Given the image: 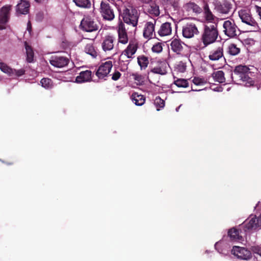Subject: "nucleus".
<instances>
[{"mask_svg":"<svg viewBox=\"0 0 261 261\" xmlns=\"http://www.w3.org/2000/svg\"><path fill=\"white\" fill-rule=\"evenodd\" d=\"M250 75H251V72L247 66L240 65L235 67L233 74H232V79L238 84H241L242 83L247 87H255L257 90H259L260 85H254V81L250 76Z\"/></svg>","mask_w":261,"mask_h":261,"instance_id":"1","label":"nucleus"},{"mask_svg":"<svg viewBox=\"0 0 261 261\" xmlns=\"http://www.w3.org/2000/svg\"><path fill=\"white\" fill-rule=\"evenodd\" d=\"M218 36V22H205L203 24L201 40L205 46L216 42Z\"/></svg>","mask_w":261,"mask_h":261,"instance_id":"2","label":"nucleus"},{"mask_svg":"<svg viewBox=\"0 0 261 261\" xmlns=\"http://www.w3.org/2000/svg\"><path fill=\"white\" fill-rule=\"evenodd\" d=\"M120 17H121L123 23L136 27L138 25L140 13L133 6L124 7L120 10Z\"/></svg>","mask_w":261,"mask_h":261,"instance_id":"3","label":"nucleus"},{"mask_svg":"<svg viewBox=\"0 0 261 261\" xmlns=\"http://www.w3.org/2000/svg\"><path fill=\"white\" fill-rule=\"evenodd\" d=\"M170 47L174 53L182 57H188L190 55L189 46L179 39H173L170 43Z\"/></svg>","mask_w":261,"mask_h":261,"instance_id":"4","label":"nucleus"},{"mask_svg":"<svg viewBox=\"0 0 261 261\" xmlns=\"http://www.w3.org/2000/svg\"><path fill=\"white\" fill-rule=\"evenodd\" d=\"M239 16L242 22L252 27L254 30L258 29L257 21L253 17L250 10L247 9H241L238 12Z\"/></svg>","mask_w":261,"mask_h":261,"instance_id":"5","label":"nucleus"},{"mask_svg":"<svg viewBox=\"0 0 261 261\" xmlns=\"http://www.w3.org/2000/svg\"><path fill=\"white\" fill-rule=\"evenodd\" d=\"M99 9L103 19L111 21L115 18L113 7L107 1L102 0L101 2Z\"/></svg>","mask_w":261,"mask_h":261,"instance_id":"6","label":"nucleus"},{"mask_svg":"<svg viewBox=\"0 0 261 261\" xmlns=\"http://www.w3.org/2000/svg\"><path fill=\"white\" fill-rule=\"evenodd\" d=\"M156 20L152 19L151 21H146L145 22L143 36L144 38L149 40L153 38H156V33L155 32V26Z\"/></svg>","mask_w":261,"mask_h":261,"instance_id":"7","label":"nucleus"},{"mask_svg":"<svg viewBox=\"0 0 261 261\" xmlns=\"http://www.w3.org/2000/svg\"><path fill=\"white\" fill-rule=\"evenodd\" d=\"M81 29L85 32H92L98 29V25L90 16H85L80 24Z\"/></svg>","mask_w":261,"mask_h":261,"instance_id":"8","label":"nucleus"},{"mask_svg":"<svg viewBox=\"0 0 261 261\" xmlns=\"http://www.w3.org/2000/svg\"><path fill=\"white\" fill-rule=\"evenodd\" d=\"M139 48V42L136 39H130L126 48L122 51L120 57H126L128 59L134 58V55Z\"/></svg>","mask_w":261,"mask_h":261,"instance_id":"9","label":"nucleus"},{"mask_svg":"<svg viewBox=\"0 0 261 261\" xmlns=\"http://www.w3.org/2000/svg\"><path fill=\"white\" fill-rule=\"evenodd\" d=\"M223 32L229 38H234L237 36V30L239 29L233 20L224 21L223 24Z\"/></svg>","mask_w":261,"mask_h":261,"instance_id":"10","label":"nucleus"},{"mask_svg":"<svg viewBox=\"0 0 261 261\" xmlns=\"http://www.w3.org/2000/svg\"><path fill=\"white\" fill-rule=\"evenodd\" d=\"M199 31L196 25L193 22H188L182 26V35L185 38H192L197 35Z\"/></svg>","mask_w":261,"mask_h":261,"instance_id":"11","label":"nucleus"},{"mask_svg":"<svg viewBox=\"0 0 261 261\" xmlns=\"http://www.w3.org/2000/svg\"><path fill=\"white\" fill-rule=\"evenodd\" d=\"M231 252L232 254L240 259L248 260L252 257L251 251L244 247L233 246Z\"/></svg>","mask_w":261,"mask_h":261,"instance_id":"12","label":"nucleus"},{"mask_svg":"<svg viewBox=\"0 0 261 261\" xmlns=\"http://www.w3.org/2000/svg\"><path fill=\"white\" fill-rule=\"evenodd\" d=\"M113 67L112 62L111 61H107L99 66L95 74L99 79H102L107 76Z\"/></svg>","mask_w":261,"mask_h":261,"instance_id":"13","label":"nucleus"},{"mask_svg":"<svg viewBox=\"0 0 261 261\" xmlns=\"http://www.w3.org/2000/svg\"><path fill=\"white\" fill-rule=\"evenodd\" d=\"M11 5H6L0 9V30L5 29V25L9 19V13Z\"/></svg>","mask_w":261,"mask_h":261,"instance_id":"14","label":"nucleus"},{"mask_svg":"<svg viewBox=\"0 0 261 261\" xmlns=\"http://www.w3.org/2000/svg\"><path fill=\"white\" fill-rule=\"evenodd\" d=\"M49 63L56 67L62 68L68 65L69 59L64 56L55 55L50 58Z\"/></svg>","mask_w":261,"mask_h":261,"instance_id":"15","label":"nucleus"},{"mask_svg":"<svg viewBox=\"0 0 261 261\" xmlns=\"http://www.w3.org/2000/svg\"><path fill=\"white\" fill-rule=\"evenodd\" d=\"M117 32L118 34V42L123 44L128 42V36L126 32V29L124 23L120 21L117 27Z\"/></svg>","mask_w":261,"mask_h":261,"instance_id":"16","label":"nucleus"},{"mask_svg":"<svg viewBox=\"0 0 261 261\" xmlns=\"http://www.w3.org/2000/svg\"><path fill=\"white\" fill-rule=\"evenodd\" d=\"M256 224V217L254 216L248 218L243 224L242 227L245 232H250L253 230L256 229L258 227Z\"/></svg>","mask_w":261,"mask_h":261,"instance_id":"17","label":"nucleus"},{"mask_svg":"<svg viewBox=\"0 0 261 261\" xmlns=\"http://www.w3.org/2000/svg\"><path fill=\"white\" fill-rule=\"evenodd\" d=\"M168 65L164 62H158L156 65L152 67L150 72L154 74L161 75H166L167 73Z\"/></svg>","mask_w":261,"mask_h":261,"instance_id":"18","label":"nucleus"},{"mask_svg":"<svg viewBox=\"0 0 261 261\" xmlns=\"http://www.w3.org/2000/svg\"><path fill=\"white\" fill-rule=\"evenodd\" d=\"M144 7L145 12L152 16L158 17L160 14L159 6L155 2L152 1Z\"/></svg>","mask_w":261,"mask_h":261,"instance_id":"19","label":"nucleus"},{"mask_svg":"<svg viewBox=\"0 0 261 261\" xmlns=\"http://www.w3.org/2000/svg\"><path fill=\"white\" fill-rule=\"evenodd\" d=\"M172 24L171 23L166 22L160 25L157 31L158 34L161 37L167 36L171 34Z\"/></svg>","mask_w":261,"mask_h":261,"instance_id":"20","label":"nucleus"},{"mask_svg":"<svg viewBox=\"0 0 261 261\" xmlns=\"http://www.w3.org/2000/svg\"><path fill=\"white\" fill-rule=\"evenodd\" d=\"M183 7L187 12L196 14H200L202 11V9L197 4L191 1L186 3Z\"/></svg>","mask_w":261,"mask_h":261,"instance_id":"21","label":"nucleus"},{"mask_svg":"<svg viewBox=\"0 0 261 261\" xmlns=\"http://www.w3.org/2000/svg\"><path fill=\"white\" fill-rule=\"evenodd\" d=\"M115 38L110 35L106 36L102 42V48L105 51H110L114 48Z\"/></svg>","mask_w":261,"mask_h":261,"instance_id":"22","label":"nucleus"},{"mask_svg":"<svg viewBox=\"0 0 261 261\" xmlns=\"http://www.w3.org/2000/svg\"><path fill=\"white\" fill-rule=\"evenodd\" d=\"M92 80V72L87 70L81 71L79 75L76 77L75 82L77 83L90 82Z\"/></svg>","mask_w":261,"mask_h":261,"instance_id":"23","label":"nucleus"},{"mask_svg":"<svg viewBox=\"0 0 261 261\" xmlns=\"http://www.w3.org/2000/svg\"><path fill=\"white\" fill-rule=\"evenodd\" d=\"M231 4L230 2L225 1L216 7L217 11L222 14H228L231 9Z\"/></svg>","mask_w":261,"mask_h":261,"instance_id":"24","label":"nucleus"},{"mask_svg":"<svg viewBox=\"0 0 261 261\" xmlns=\"http://www.w3.org/2000/svg\"><path fill=\"white\" fill-rule=\"evenodd\" d=\"M30 4L25 0H21L16 6V12L21 14H27L29 11Z\"/></svg>","mask_w":261,"mask_h":261,"instance_id":"25","label":"nucleus"},{"mask_svg":"<svg viewBox=\"0 0 261 261\" xmlns=\"http://www.w3.org/2000/svg\"><path fill=\"white\" fill-rule=\"evenodd\" d=\"M203 11L204 17L205 18V20H206V22L214 23L215 22H214V20L215 18V16L211 11L208 4L205 3L204 5Z\"/></svg>","mask_w":261,"mask_h":261,"instance_id":"26","label":"nucleus"},{"mask_svg":"<svg viewBox=\"0 0 261 261\" xmlns=\"http://www.w3.org/2000/svg\"><path fill=\"white\" fill-rule=\"evenodd\" d=\"M228 236L232 241H242L243 237L241 234L240 230L236 228H232L229 229Z\"/></svg>","mask_w":261,"mask_h":261,"instance_id":"27","label":"nucleus"},{"mask_svg":"<svg viewBox=\"0 0 261 261\" xmlns=\"http://www.w3.org/2000/svg\"><path fill=\"white\" fill-rule=\"evenodd\" d=\"M223 56V48L222 47H219L216 50H213L210 53L208 58L210 60L212 61H216L222 58Z\"/></svg>","mask_w":261,"mask_h":261,"instance_id":"28","label":"nucleus"},{"mask_svg":"<svg viewBox=\"0 0 261 261\" xmlns=\"http://www.w3.org/2000/svg\"><path fill=\"white\" fill-rule=\"evenodd\" d=\"M131 98L134 103L139 106H142L145 101V97L142 95L138 94L137 93H133Z\"/></svg>","mask_w":261,"mask_h":261,"instance_id":"29","label":"nucleus"},{"mask_svg":"<svg viewBox=\"0 0 261 261\" xmlns=\"http://www.w3.org/2000/svg\"><path fill=\"white\" fill-rule=\"evenodd\" d=\"M212 76L215 82L219 83H223L225 82L224 73L222 70H218L212 73Z\"/></svg>","mask_w":261,"mask_h":261,"instance_id":"30","label":"nucleus"},{"mask_svg":"<svg viewBox=\"0 0 261 261\" xmlns=\"http://www.w3.org/2000/svg\"><path fill=\"white\" fill-rule=\"evenodd\" d=\"M137 62L141 70L145 69L149 64L148 58L145 55H141L137 58Z\"/></svg>","mask_w":261,"mask_h":261,"instance_id":"31","label":"nucleus"},{"mask_svg":"<svg viewBox=\"0 0 261 261\" xmlns=\"http://www.w3.org/2000/svg\"><path fill=\"white\" fill-rule=\"evenodd\" d=\"M241 52V49L236 44L231 43L227 48V53L230 56H235Z\"/></svg>","mask_w":261,"mask_h":261,"instance_id":"32","label":"nucleus"},{"mask_svg":"<svg viewBox=\"0 0 261 261\" xmlns=\"http://www.w3.org/2000/svg\"><path fill=\"white\" fill-rule=\"evenodd\" d=\"M24 46L27 54V61L32 63L34 61V53L32 47L27 42H24Z\"/></svg>","mask_w":261,"mask_h":261,"instance_id":"33","label":"nucleus"},{"mask_svg":"<svg viewBox=\"0 0 261 261\" xmlns=\"http://www.w3.org/2000/svg\"><path fill=\"white\" fill-rule=\"evenodd\" d=\"M174 81L173 84L176 85L179 88H187L189 86V83L188 81L184 79H178L175 80V77H174Z\"/></svg>","mask_w":261,"mask_h":261,"instance_id":"34","label":"nucleus"},{"mask_svg":"<svg viewBox=\"0 0 261 261\" xmlns=\"http://www.w3.org/2000/svg\"><path fill=\"white\" fill-rule=\"evenodd\" d=\"M0 69L9 76H12L14 74L13 69L4 62H0Z\"/></svg>","mask_w":261,"mask_h":261,"instance_id":"35","label":"nucleus"},{"mask_svg":"<svg viewBox=\"0 0 261 261\" xmlns=\"http://www.w3.org/2000/svg\"><path fill=\"white\" fill-rule=\"evenodd\" d=\"M73 2L79 7L88 8L91 6L89 0H73Z\"/></svg>","mask_w":261,"mask_h":261,"instance_id":"36","label":"nucleus"},{"mask_svg":"<svg viewBox=\"0 0 261 261\" xmlns=\"http://www.w3.org/2000/svg\"><path fill=\"white\" fill-rule=\"evenodd\" d=\"M41 86L45 89H50L53 87V82L49 78H43L40 81Z\"/></svg>","mask_w":261,"mask_h":261,"instance_id":"37","label":"nucleus"},{"mask_svg":"<svg viewBox=\"0 0 261 261\" xmlns=\"http://www.w3.org/2000/svg\"><path fill=\"white\" fill-rule=\"evenodd\" d=\"M85 51L86 54L91 55L93 57L97 56V52L92 44H87L85 47Z\"/></svg>","mask_w":261,"mask_h":261,"instance_id":"38","label":"nucleus"},{"mask_svg":"<svg viewBox=\"0 0 261 261\" xmlns=\"http://www.w3.org/2000/svg\"><path fill=\"white\" fill-rule=\"evenodd\" d=\"M154 104L156 108L157 111H159L160 109L165 107V101L160 96H156L154 100Z\"/></svg>","mask_w":261,"mask_h":261,"instance_id":"39","label":"nucleus"},{"mask_svg":"<svg viewBox=\"0 0 261 261\" xmlns=\"http://www.w3.org/2000/svg\"><path fill=\"white\" fill-rule=\"evenodd\" d=\"M186 63L183 61L179 62L176 66V69L180 72H184L186 71Z\"/></svg>","mask_w":261,"mask_h":261,"instance_id":"40","label":"nucleus"},{"mask_svg":"<svg viewBox=\"0 0 261 261\" xmlns=\"http://www.w3.org/2000/svg\"><path fill=\"white\" fill-rule=\"evenodd\" d=\"M151 49L153 53H161L163 50L162 44L160 42L155 43L154 45H153Z\"/></svg>","mask_w":261,"mask_h":261,"instance_id":"41","label":"nucleus"},{"mask_svg":"<svg viewBox=\"0 0 261 261\" xmlns=\"http://www.w3.org/2000/svg\"><path fill=\"white\" fill-rule=\"evenodd\" d=\"M193 82L196 85H203L205 83L203 79L198 77H195L193 80Z\"/></svg>","mask_w":261,"mask_h":261,"instance_id":"42","label":"nucleus"},{"mask_svg":"<svg viewBox=\"0 0 261 261\" xmlns=\"http://www.w3.org/2000/svg\"><path fill=\"white\" fill-rule=\"evenodd\" d=\"M160 3L164 9L168 8L171 4V2L169 0H160Z\"/></svg>","mask_w":261,"mask_h":261,"instance_id":"43","label":"nucleus"},{"mask_svg":"<svg viewBox=\"0 0 261 261\" xmlns=\"http://www.w3.org/2000/svg\"><path fill=\"white\" fill-rule=\"evenodd\" d=\"M121 75L120 72L116 70L112 75V79L113 81H117L120 77Z\"/></svg>","mask_w":261,"mask_h":261,"instance_id":"44","label":"nucleus"},{"mask_svg":"<svg viewBox=\"0 0 261 261\" xmlns=\"http://www.w3.org/2000/svg\"><path fill=\"white\" fill-rule=\"evenodd\" d=\"M14 74H15L17 76H20L23 75L25 73V70L23 69H20L19 70L13 69Z\"/></svg>","mask_w":261,"mask_h":261,"instance_id":"45","label":"nucleus"},{"mask_svg":"<svg viewBox=\"0 0 261 261\" xmlns=\"http://www.w3.org/2000/svg\"><path fill=\"white\" fill-rule=\"evenodd\" d=\"M132 76L133 77L134 79L136 81L141 82L143 80L142 76L137 73H133Z\"/></svg>","mask_w":261,"mask_h":261,"instance_id":"46","label":"nucleus"},{"mask_svg":"<svg viewBox=\"0 0 261 261\" xmlns=\"http://www.w3.org/2000/svg\"><path fill=\"white\" fill-rule=\"evenodd\" d=\"M254 10L261 21V7L257 5H255Z\"/></svg>","mask_w":261,"mask_h":261,"instance_id":"47","label":"nucleus"},{"mask_svg":"<svg viewBox=\"0 0 261 261\" xmlns=\"http://www.w3.org/2000/svg\"><path fill=\"white\" fill-rule=\"evenodd\" d=\"M254 253L259 255L261 256V247L256 246L253 248V250Z\"/></svg>","mask_w":261,"mask_h":261,"instance_id":"48","label":"nucleus"},{"mask_svg":"<svg viewBox=\"0 0 261 261\" xmlns=\"http://www.w3.org/2000/svg\"><path fill=\"white\" fill-rule=\"evenodd\" d=\"M256 224L258 227L261 226V215L258 217H256Z\"/></svg>","mask_w":261,"mask_h":261,"instance_id":"49","label":"nucleus"},{"mask_svg":"<svg viewBox=\"0 0 261 261\" xmlns=\"http://www.w3.org/2000/svg\"><path fill=\"white\" fill-rule=\"evenodd\" d=\"M128 64V63L127 64H124L123 66H122V65H121V71H125L126 69H127V64Z\"/></svg>","mask_w":261,"mask_h":261,"instance_id":"50","label":"nucleus"},{"mask_svg":"<svg viewBox=\"0 0 261 261\" xmlns=\"http://www.w3.org/2000/svg\"><path fill=\"white\" fill-rule=\"evenodd\" d=\"M141 3L149 4L152 0H139Z\"/></svg>","mask_w":261,"mask_h":261,"instance_id":"51","label":"nucleus"}]
</instances>
